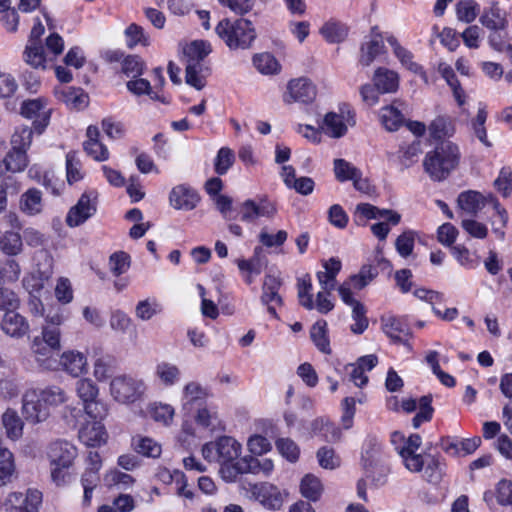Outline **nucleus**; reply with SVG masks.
Wrapping results in <instances>:
<instances>
[{
	"instance_id": "f257e3e1",
	"label": "nucleus",
	"mask_w": 512,
	"mask_h": 512,
	"mask_svg": "<svg viewBox=\"0 0 512 512\" xmlns=\"http://www.w3.org/2000/svg\"><path fill=\"white\" fill-rule=\"evenodd\" d=\"M242 446L234 438L222 436L202 447V455L209 462L220 464L219 473L228 483L235 482L239 475L254 470V457L241 455Z\"/></svg>"
},
{
	"instance_id": "f03ea898",
	"label": "nucleus",
	"mask_w": 512,
	"mask_h": 512,
	"mask_svg": "<svg viewBox=\"0 0 512 512\" xmlns=\"http://www.w3.org/2000/svg\"><path fill=\"white\" fill-rule=\"evenodd\" d=\"M67 400L66 391L59 386L31 388L23 394L21 412L28 423H43L51 416L52 408L66 403Z\"/></svg>"
},
{
	"instance_id": "7ed1b4c3",
	"label": "nucleus",
	"mask_w": 512,
	"mask_h": 512,
	"mask_svg": "<svg viewBox=\"0 0 512 512\" xmlns=\"http://www.w3.org/2000/svg\"><path fill=\"white\" fill-rule=\"evenodd\" d=\"M459 160L458 146L450 141H444L426 154L423 166L432 180L442 181L457 167Z\"/></svg>"
},
{
	"instance_id": "20e7f679",
	"label": "nucleus",
	"mask_w": 512,
	"mask_h": 512,
	"mask_svg": "<svg viewBox=\"0 0 512 512\" xmlns=\"http://www.w3.org/2000/svg\"><path fill=\"white\" fill-rule=\"evenodd\" d=\"M215 32L230 50L249 49L257 36L253 23L244 18H225L217 24Z\"/></svg>"
},
{
	"instance_id": "39448f33",
	"label": "nucleus",
	"mask_w": 512,
	"mask_h": 512,
	"mask_svg": "<svg viewBox=\"0 0 512 512\" xmlns=\"http://www.w3.org/2000/svg\"><path fill=\"white\" fill-rule=\"evenodd\" d=\"M147 390L142 378L132 374L114 376L109 384V392L113 400L121 404H133L140 401Z\"/></svg>"
},
{
	"instance_id": "423d86ee",
	"label": "nucleus",
	"mask_w": 512,
	"mask_h": 512,
	"mask_svg": "<svg viewBox=\"0 0 512 512\" xmlns=\"http://www.w3.org/2000/svg\"><path fill=\"white\" fill-rule=\"evenodd\" d=\"M102 468V458L97 451H90L85 459V469L81 475V485L83 487L82 504L89 507L92 502L93 492L100 483V470Z\"/></svg>"
},
{
	"instance_id": "0eeeda50",
	"label": "nucleus",
	"mask_w": 512,
	"mask_h": 512,
	"mask_svg": "<svg viewBox=\"0 0 512 512\" xmlns=\"http://www.w3.org/2000/svg\"><path fill=\"white\" fill-rule=\"evenodd\" d=\"M240 220L246 223H253L258 218H274L277 214V207L274 202L265 196L255 199H247L240 205Z\"/></svg>"
},
{
	"instance_id": "6e6552de",
	"label": "nucleus",
	"mask_w": 512,
	"mask_h": 512,
	"mask_svg": "<svg viewBox=\"0 0 512 512\" xmlns=\"http://www.w3.org/2000/svg\"><path fill=\"white\" fill-rule=\"evenodd\" d=\"M42 493L37 489H29L26 494L12 492L8 495L5 506L7 512H39Z\"/></svg>"
},
{
	"instance_id": "1a4fd4ad",
	"label": "nucleus",
	"mask_w": 512,
	"mask_h": 512,
	"mask_svg": "<svg viewBox=\"0 0 512 512\" xmlns=\"http://www.w3.org/2000/svg\"><path fill=\"white\" fill-rule=\"evenodd\" d=\"M316 97V88L307 78L292 79L287 84L283 94V101L286 104L310 103Z\"/></svg>"
},
{
	"instance_id": "9d476101",
	"label": "nucleus",
	"mask_w": 512,
	"mask_h": 512,
	"mask_svg": "<svg viewBox=\"0 0 512 512\" xmlns=\"http://www.w3.org/2000/svg\"><path fill=\"white\" fill-rule=\"evenodd\" d=\"M96 196L92 193H83L77 203L70 208L66 216L69 227H77L92 217L96 212Z\"/></svg>"
},
{
	"instance_id": "9b49d317",
	"label": "nucleus",
	"mask_w": 512,
	"mask_h": 512,
	"mask_svg": "<svg viewBox=\"0 0 512 512\" xmlns=\"http://www.w3.org/2000/svg\"><path fill=\"white\" fill-rule=\"evenodd\" d=\"M77 454L76 446L66 440L52 442L47 451L50 465H60L62 467H72Z\"/></svg>"
},
{
	"instance_id": "f8f14e48",
	"label": "nucleus",
	"mask_w": 512,
	"mask_h": 512,
	"mask_svg": "<svg viewBox=\"0 0 512 512\" xmlns=\"http://www.w3.org/2000/svg\"><path fill=\"white\" fill-rule=\"evenodd\" d=\"M198 192L185 184H180L172 188L169 194V203L176 210L191 211L195 209L200 202Z\"/></svg>"
},
{
	"instance_id": "ddd939ff",
	"label": "nucleus",
	"mask_w": 512,
	"mask_h": 512,
	"mask_svg": "<svg viewBox=\"0 0 512 512\" xmlns=\"http://www.w3.org/2000/svg\"><path fill=\"white\" fill-rule=\"evenodd\" d=\"M21 114L26 118H36L34 127L39 134L49 124L50 109L46 107L45 101L40 98L24 101L21 106Z\"/></svg>"
},
{
	"instance_id": "4468645a",
	"label": "nucleus",
	"mask_w": 512,
	"mask_h": 512,
	"mask_svg": "<svg viewBox=\"0 0 512 512\" xmlns=\"http://www.w3.org/2000/svg\"><path fill=\"white\" fill-rule=\"evenodd\" d=\"M422 444V439L419 434H412L405 441L404 445L399 448V455L402 458L404 466L407 470L413 473H418L421 468L422 456L424 454L417 453Z\"/></svg>"
},
{
	"instance_id": "2eb2a0df",
	"label": "nucleus",
	"mask_w": 512,
	"mask_h": 512,
	"mask_svg": "<svg viewBox=\"0 0 512 512\" xmlns=\"http://www.w3.org/2000/svg\"><path fill=\"white\" fill-rule=\"evenodd\" d=\"M75 392L84 411L93 416V406L98 404L99 387L88 377H83L75 382Z\"/></svg>"
},
{
	"instance_id": "dca6fc26",
	"label": "nucleus",
	"mask_w": 512,
	"mask_h": 512,
	"mask_svg": "<svg viewBox=\"0 0 512 512\" xmlns=\"http://www.w3.org/2000/svg\"><path fill=\"white\" fill-rule=\"evenodd\" d=\"M59 365L64 372L78 378L88 372L87 356L78 350H66L60 355Z\"/></svg>"
},
{
	"instance_id": "f3484780",
	"label": "nucleus",
	"mask_w": 512,
	"mask_h": 512,
	"mask_svg": "<svg viewBox=\"0 0 512 512\" xmlns=\"http://www.w3.org/2000/svg\"><path fill=\"white\" fill-rule=\"evenodd\" d=\"M340 298L346 305L352 308L351 317L354 323L350 326L351 332L356 335L363 334L369 326L365 306L353 296H349L345 288L341 290Z\"/></svg>"
},
{
	"instance_id": "a211bd4d",
	"label": "nucleus",
	"mask_w": 512,
	"mask_h": 512,
	"mask_svg": "<svg viewBox=\"0 0 512 512\" xmlns=\"http://www.w3.org/2000/svg\"><path fill=\"white\" fill-rule=\"evenodd\" d=\"M382 330L395 344H403L408 350H412L409 343L412 334L402 320L394 316L381 318Z\"/></svg>"
},
{
	"instance_id": "6ab92c4d",
	"label": "nucleus",
	"mask_w": 512,
	"mask_h": 512,
	"mask_svg": "<svg viewBox=\"0 0 512 512\" xmlns=\"http://www.w3.org/2000/svg\"><path fill=\"white\" fill-rule=\"evenodd\" d=\"M281 286V280L274 275H266L262 287L261 302L267 306L268 312L277 317L275 305H282V298L278 291Z\"/></svg>"
},
{
	"instance_id": "aec40b11",
	"label": "nucleus",
	"mask_w": 512,
	"mask_h": 512,
	"mask_svg": "<svg viewBox=\"0 0 512 512\" xmlns=\"http://www.w3.org/2000/svg\"><path fill=\"white\" fill-rule=\"evenodd\" d=\"M209 397V391L196 381H190L183 386L181 403L185 411H191L194 406L201 405Z\"/></svg>"
},
{
	"instance_id": "412c9836",
	"label": "nucleus",
	"mask_w": 512,
	"mask_h": 512,
	"mask_svg": "<svg viewBox=\"0 0 512 512\" xmlns=\"http://www.w3.org/2000/svg\"><path fill=\"white\" fill-rule=\"evenodd\" d=\"M78 437L84 445L98 447L106 443L107 434L101 422L91 421L80 428Z\"/></svg>"
},
{
	"instance_id": "4be33fe9",
	"label": "nucleus",
	"mask_w": 512,
	"mask_h": 512,
	"mask_svg": "<svg viewBox=\"0 0 512 512\" xmlns=\"http://www.w3.org/2000/svg\"><path fill=\"white\" fill-rule=\"evenodd\" d=\"M377 275V271L371 265H364L361 267L357 274L351 275L339 287L338 293L341 296V290L345 288L349 296H353L352 290H362L365 288Z\"/></svg>"
},
{
	"instance_id": "5701e85b",
	"label": "nucleus",
	"mask_w": 512,
	"mask_h": 512,
	"mask_svg": "<svg viewBox=\"0 0 512 512\" xmlns=\"http://www.w3.org/2000/svg\"><path fill=\"white\" fill-rule=\"evenodd\" d=\"M445 464L440 457L432 454H424L422 456L421 468L418 472H423V478L431 483L438 484L444 475Z\"/></svg>"
},
{
	"instance_id": "b1692460",
	"label": "nucleus",
	"mask_w": 512,
	"mask_h": 512,
	"mask_svg": "<svg viewBox=\"0 0 512 512\" xmlns=\"http://www.w3.org/2000/svg\"><path fill=\"white\" fill-rule=\"evenodd\" d=\"M262 248L256 247L254 254L250 259H238L236 264L238 269L247 284H251L254 278L261 274L263 262L261 259Z\"/></svg>"
},
{
	"instance_id": "393cba45",
	"label": "nucleus",
	"mask_w": 512,
	"mask_h": 512,
	"mask_svg": "<svg viewBox=\"0 0 512 512\" xmlns=\"http://www.w3.org/2000/svg\"><path fill=\"white\" fill-rule=\"evenodd\" d=\"M2 331L14 338H21L29 332V323L27 320L14 311L5 313L1 322Z\"/></svg>"
},
{
	"instance_id": "a878e982",
	"label": "nucleus",
	"mask_w": 512,
	"mask_h": 512,
	"mask_svg": "<svg viewBox=\"0 0 512 512\" xmlns=\"http://www.w3.org/2000/svg\"><path fill=\"white\" fill-rule=\"evenodd\" d=\"M387 42L393 49L394 55L398 58L401 64L408 70L420 74L425 83H428L427 75L423 71L422 67L413 61V54L402 47L398 40L394 36L387 37Z\"/></svg>"
},
{
	"instance_id": "bb28decb",
	"label": "nucleus",
	"mask_w": 512,
	"mask_h": 512,
	"mask_svg": "<svg viewBox=\"0 0 512 512\" xmlns=\"http://www.w3.org/2000/svg\"><path fill=\"white\" fill-rule=\"evenodd\" d=\"M323 271L317 273V279L323 290L332 292L336 286V276L342 268V263L337 258H330L323 262Z\"/></svg>"
},
{
	"instance_id": "cd10ccee",
	"label": "nucleus",
	"mask_w": 512,
	"mask_h": 512,
	"mask_svg": "<svg viewBox=\"0 0 512 512\" xmlns=\"http://www.w3.org/2000/svg\"><path fill=\"white\" fill-rule=\"evenodd\" d=\"M347 123L349 119L343 113L329 112L323 119L321 129L332 138H340L347 132Z\"/></svg>"
},
{
	"instance_id": "c85d7f7f",
	"label": "nucleus",
	"mask_w": 512,
	"mask_h": 512,
	"mask_svg": "<svg viewBox=\"0 0 512 512\" xmlns=\"http://www.w3.org/2000/svg\"><path fill=\"white\" fill-rule=\"evenodd\" d=\"M487 202L489 203V196L486 198L472 190L460 193L457 199L459 208L470 215H476Z\"/></svg>"
},
{
	"instance_id": "c756f323",
	"label": "nucleus",
	"mask_w": 512,
	"mask_h": 512,
	"mask_svg": "<svg viewBox=\"0 0 512 512\" xmlns=\"http://www.w3.org/2000/svg\"><path fill=\"white\" fill-rule=\"evenodd\" d=\"M51 59L41 43L27 42L23 51V60L27 65L35 69L44 70L47 61Z\"/></svg>"
},
{
	"instance_id": "7c9ffc66",
	"label": "nucleus",
	"mask_w": 512,
	"mask_h": 512,
	"mask_svg": "<svg viewBox=\"0 0 512 512\" xmlns=\"http://www.w3.org/2000/svg\"><path fill=\"white\" fill-rule=\"evenodd\" d=\"M300 493L310 502H318L324 492L321 480L313 474H306L300 481Z\"/></svg>"
},
{
	"instance_id": "2f4dec72",
	"label": "nucleus",
	"mask_w": 512,
	"mask_h": 512,
	"mask_svg": "<svg viewBox=\"0 0 512 512\" xmlns=\"http://www.w3.org/2000/svg\"><path fill=\"white\" fill-rule=\"evenodd\" d=\"M373 81L381 93H392L399 87L398 74L386 68H378L374 73Z\"/></svg>"
},
{
	"instance_id": "473e14b6",
	"label": "nucleus",
	"mask_w": 512,
	"mask_h": 512,
	"mask_svg": "<svg viewBox=\"0 0 512 512\" xmlns=\"http://www.w3.org/2000/svg\"><path fill=\"white\" fill-rule=\"evenodd\" d=\"M209 72V68L202 62L186 63V83L197 90H202Z\"/></svg>"
},
{
	"instance_id": "72a5a7b5",
	"label": "nucleus",
	"mask_w": 512,
	"mask_h": 512,
	"mask_svg": "<svg viewBox=\"0 0 512 512\" xmlns=\"http://www.w3.org/2000/svg\"><path fill=\"white\" fill-rule=\"evenodd\" d=\"M1 420L6 436L10 440L16 441L22 437L24 423L15 410L7 409L3 413Z\"/></svg>"
},
{
	"instance_id": "f704fd0d",
	"label": "nucleus",
	"mask_w": 512,
	"mask_h": 512,
	"mask_svg": "<svg viewBox=\"0 0 512 512\" xmlns=\"http://www.w3.org/2000/svg\"><path fill=\"white\" fill-rule=\"evenodd\" d=\"M310 338L320 352L327 355L331 354L328 327L325 320H318L312 325Z\"/></svg>"
},
{
	"instance_id": "c9c22d12",
	"label": "nucleus",
	"mask_w": 512,
	"mask_h": 512,
	"mask_svg": "<svg viewBox=\"0 0 512 512\" xmlns=\"http://www.w3.org/2000/svg\"><path fill=\"white\" fill-rule=\"evenodd\" d=\"M32 354L35 360L44 368H52L55 360L54 353L55 349L50 347L45 341L41 340L40 337H35L31 345Z\"/></svg>"
},
{
	"instance_id": "e433bc0d",
	"label": "nucleus",
	"mask_w": 512,
	"mask_h": 512,
	"mask_svg": "<svg viewBox=\"0 0 512 512\" xmlns=\"http://www.w3.org/2000/svg\"><path fill=\"white\" fill-rule=\"evenodd\" d=\"M15 470L13 454L3 446L0 440V487L6 486L11 482Z\"/></svg>"
},
{
	"instance_id": "4c0bfd02",
	"label": "nucleus",
	"mask_w": 512,
	"mask_h": 512,
	"mask_svg": "<svg viewBox=\"0 0 512 512\" xmlns=\"http://www.w3.org/2000/svg\"><path fill=\"white\" fill-rule=\"evenodd\" d=\"M43 208L42 194L35 188L28 189L20 198V209L27 215H37Z\"/></svg>"
},
{
	"instance_id": "58836bf2",
	"label": "nucleus",
	"mask_w": 512,
	"mask_h": 512,
	"mask_svg": "<svg viewBox=\"0 0 512 512\" xmlns=\"http://www.w3.org/2000/svg\"><path fill=\"white\" fill-rule=\"evenodd\" d=\"M155 376L164 386L175 385L181 376L180 368L170 362L162 361L155 366Z\"/></svg>"
},
{
	"instance_id": "ea45409f",
	"label": "nucleus",
	"mask_w": 512,
	"mask_h": 512,
	"mask_svg": "<svg viewBox=\"0 0 512 512\" xmlns=\"http://www.w3.org/2000/svg\"><path fill=\"white\" fill-rule=\"evenodd\" d=\"M0 250L8 256H17L23 251V241L19 233L6 231L0 238Z\"/></svg>"
},
{
	"instance_id": "a19ab883",
	"label": "nucleus",
	"mask_w": 512,
	"mask_h": 512,
	"mask_svg": "<svg viewBox=\"0 0 512 512\" xmlns=\"http://www.w3.org/2000/svg\"><path fill=\"white\" fill-rule=\"evenodd\" d=\"M211 52L210 44L196 40L184 48L185 63L202 62Z\"/></svg>"
},
{
	"instance_id": "79ce46f5",
	"label": "nucleus",
	"mask_w": 512,
	"mask_h": 512,
	"mask_svg": "<svg viewBox=\"0 0 512 512\" xmlns=\"http://www.w3.org/2000/svg\"><path fill=\"white\" fill-rule=\"evenodd\" d=\"M103 481L107 487H117L119 489H128L135 483V479L131 475L118 469L108 470L104 474Z\"/></svg>"
},
{
	"instance_id": "37998d69",
	"label": "nucleus",
	"mask_w": 512,
	"mask_h": 512,
	"mask_svg": "<svg viewBox=\"0 0 512 512\" xmlns=\"http://www.w3.org/2000/svg\"><path fill=\"white\" fill-rule=\"evenodd\" d=\"M380 119L388 131H396L404 123L403 114L394 105L383 107L381 109Z\"/></svg>"
},
{
	"instance_id": "c03bdc74",
	"label": "nucleus",
	"mask_w": 512,
	"mask_h": 512,
	"mask_svg": "<svg viewBox=\"0 0 512 512\" xmlns=\"http://www.w3.org/2000/svg\"><path fill=\"white\" fill-rule=\"evenodd\" d=\"M33 138V129L27 125H19L11 135L10 144L14 149L27 150L30 148Z\"/></svg>"
},
{
	"instance_id": "a18cd8bd",
	"label": "nucleus",
	"mask_w": 512,
	"mask_h": 512,
	"mask_svg": "<svg viewBox=\"0 0 512 512\" xmlns=\"http://www.w3.org/2000/svg\"><path fill=\"white\" fill-rule=\"evenodd\" d=\"M253 64L260 73L266 75L277 74L281 69L277 59L267 52L256 54L253 57Z\"/></svg>"
},
{
	"instance_id": "49530a36",
	"label": "nucleus",
	"mask_w": 512,
	"mask_h": 512,
	"mask_svg": "<svg viewBox=\"0 0 512 512\" xmlns=\"http://www.w3.org/2000/svg\"><path fill=\"white\" fill-rule=\"evenodd\" d=\"M4 164L5 170L12 173L23 171L28 165L27 152L11 147L10 151L4 158Z\"/></svg>"
},
{
	"instance_id": "de8ad7c7",
	"label": "nucleus",
	"mask_w": 512,
	"mask_h": 512,
	"mask_svg": "<svg viewBox=\"0 0 512 512\" xmlns=\"http://www.w3.org/2000/svg\"><path fill=\"white\" fill-rule=\"evenodd\" d=\"M320 33L328 42L339 43L347 37L348 28L343 23L329 21L322 26Z\"/></svg>"
},
{
	"instance_id": "09e8293b",
	"label": "nucleus",
	"mask_w": 512,
	"mask_h": 512,
	"mask_svg": "<svg viewBox=\"0 0 512 512\" xmlns=\"http://www.w3.org/2000/svg\"><path fill=\"white\" fill-rule=\"evenodd\" d=\"M132 444L137 453L146 457L157 458L162 452L161 445L149 437H135Z\"/></svg>"
},
{
	"instance_id": "8fccbe9b",
	"label": "nucleus",
	"mask_w": 512,
	"mask_h": 512,
	"mask_svg": "<svg viewBox=\"0 0 512 512\" xmlns=\"http://www.w3.org/2000/svg\"><path fill=\"white\" fill-rule=\"evenodd\" d=\"M480 22L491 31L504 30L508 25L506 18L501 15L500 10L494 7L483 12Z\"/></svg>"
},
{
	"instance_id": "3c124183",
	"label": "nucleus",
	"mask_w": 512,
	"mask_h": 512,
	"mask_svg": "<svg viewBox=\"0 0 512 512\" xmlns=\"http://www.w3.org/2000/svg\"><path fill=\"white\" fill-rule=\"evenodd\" d=\"M383 47L381 37H372L371 40L365 43L361 48L360 63L364 66H369L374 59L382 53Z\"/></svg>"
},
{
	"instance_id": "603ef678",
	"label": "nucleus",
	"mask_w": 512,
	"mask_h": 512,
	"mask_svg": "<svg viewBox=\"0 0 512 512\" xmlns=\"http://www.w3.org/2000/svg\"><path fill=\"white\" fill-rule=\"evenodd\" d=\"M114 360L109 355L97 357L93 362V376L96 381H106L113 372Z\"/></svg>"
},
{
	"instance_id": "864d4df0",
	"label": "nucleus",
	"mask_w": 512,
	"mask_h": 512,
	"mask_svg": "<svg viewBox=\"0 0 512 512\" xmlns=\"http://www.w3.org/2000/svg\"><path fill=\"white\" fill-rule=\"evenodd\" d=\"M32 304L34 305L35 312L39 313L41 316H45L46 322L48 324H51L54 327H58L64 322V310L61 307L52 306L45 310L42 303L38 299L32 301Z\"/></svg>"
},
{
	"instance_id": "5fc2aeb1",
	"label": "nucleus",
	"mask_w": 512,
	"mask_h": 512,
	"mask_svg": "<svg viewBox=\"0 0 512 512\" xmlns=\"http://www.w3.org/2000/svg\"><path fill=\"white\" fill-rule=\"evenodd\" d=\"M235 161L234 152L228 147L219 149L214 159V170L218 175H224L232 167Z\"/></svg>"
},
{
	"instance_id": "6e6d98bb",
	"label": "nucleus",
	"mask_w": 512,
	"mask_h": 512,
	"mask_svg": "<svg viewBox=\"0 0 512 512\" xmlns=\"http://www.w3.org/2000/svg\"><path fill=\"white\" fill-rule=\"evenodd\" d=\"M479 12V5L474 0H461L456 4L458 20L464 23L473 22Z\"/></svg>"
},
{
	"instance_id": "4d7b16f0",
	"label": "nucleus",
	"mask_w": 512,
	"mask_h": 512,
	"mask_svg": "<svg viewBox=\"0 0 512 512\" xmlns=\"http://www.w3.org/2000/svg\"><path fill=\"white\" fill-rule=\"evenodd\" d=\"M334 174L339 182L349 181L357 177L360 170L345 159L334 160Z\"/></svg>"
},
{
	"instance_id": "13d9d810",
	"label": "nucleus",
	"mask_w": 512,
	"mask_h": 512,
	"mask_svg": "<svg viewBox=\"0 0 512 512\" xmlns=\"http://www.w3.org/2000/svg\"><path fill=\"white\" fill-rule=\"evenodd\" d=\"M487 119V111L484 107L478 109L476 117L472 120L471 125L477 139L486 147H491V142L487 138L485 122Z\"/></svg>"
},
{
	"instance_id": "bf43d9fd",
	"label": "nucleus",
	"mask_w": 512,
	"mask_h": 512,
	"mask_svg": "<svg viewBox=\"0 0 512 512\" xmlns=\"http://www.w3.org/2000/svg\"><path fill=\"white\" fill-rule=\"evenodd\" d=\"M430 135L435 139H441L450 136L453 133V127L448 117L439 116L429 125Z\"/></svg>"
},
{
	"instance_id": "052dcab7",
	"label": "nucleus",
	"mask_w": 512,
	"mask_h": 512,
	"mask_svg": "<svg viewBox=\"0 0 512 512\" xmlns=\"http://www.w3.org/2000/svg\"><path fill=\"white\" fill-rule=\"evenodd\" d=\"M415 237L416 233L412 230L405 231L397 237L395 247L401 257L407 258L413 253Z\"/></svg>"
},
{
	"instance_id": "680f3d73",
	"label": "nucleus",
	"mask_w": 512,
	"mask_h": 512,
	"mask_svg": "<svg viewBox=\"0 0 512 512\" xmlns=\"http://www.w3.org/2000/svg\"><path fill=\"white\" fill-rule=\"evenodd\" d=\"M161 312L160 304L154 299H145L140 301L135 308L136 317L147 321Z\"/></svg>"
},
{
	"instance_id": "e2e57ef3",
	"label": "nucleus",
	"mask_w": 512,
	"mask_h": 512,
	"mask_svg": "<svg viewBox=\"0 0 512 512\" xmlns=\"http://www.w3.org/2000/svg\"><path fill=\"white\" fill-rule=\"evenodd\" d=\"M174 408L169 404L156 403L150 408L151 418L164 425H169L174 417Z\"/></svg>"
},
{
	"instance_id": "0e129e2a",
	"label": "nucleus",
	"mask_w": 512,
	"mask_h": 512,
	"mask_svg": "<svg viewBox=\"0 0 512 512\" xmlns=\"http://www.w3.org/2000/svg\"><path fill=\"white\" fill-rule=\"evenodd\" d=\"M311 291L312 283L309 277L302 278L298 281L299 303L307 310L314 309V301Z\"/></svg>"
},
{
	"instance_id": "69168bd1",
	"label": "nucleus",
	"mask_w": 512,
	"mask_h": 512,
	"mask_svg": "<svg viewBox=\"0 0 512 512\" xmlns=\"http://www.w3.org/2000/svg\"><path fill=\"white\" fill-rule=\"evenodd\" d=\"M110 327L117 333H126L135 328L131 318L120 310L112 313L110 318Z\"/></svg>"
},
{
	"instance_id": "338daca9",
	"label": "nucleus",
	"mask_w": 512,
	"mask_h": 512,
	"mask_svg": "<svg viewBox=\"0 0 512 512\" xmlns=\"http://www.w3.org/2000/svg\"><path fill=\"white\" fill-rule=\"evenodd\" d=\"M109 267L115 276L124 274L130 267L129 255L125 252H117L110 256Z\"/></svg>"
},
{
	"instance_id": "774afa93",
	"label": "nucleus",
	"mask_w": 512,
	"mask_h": 512,
	"mask_svg": "<svg viewBox=\"0 0 512 512\" xmlns=\"http://www.w3.org/2000/svg\"><path fill=\"white\" fill-rule=\"evenodd\" d=\"M319 465L324 469H335L340 466V458L332 448L322 447L317 451Z\"/></svg>"
}]
</instances>
